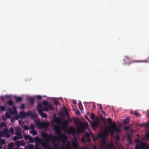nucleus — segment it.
I'll return each mask as SVG.
<instances>
[{"label": "nucleus", "mask_w": 149, "mask_h": 149, "mask_svg": "<svg viewBox=\"0 0 149 149\" xmlns=\"http://www.w3.org/2000/svg\"><path fill=\"white\" fill-rule=\"evenodd\" d=\"M54 130L57 133L58 137L56 136L52 135V134H48L45 132H43L41 134L42 137L45 138V139H40L38 136H36L35 138V140L37 142L38 140V142L41 144V146L45 149H53L49 144V141L50 139L55 141L58 140L62 141V140H64L66 138L65 135L62 133L60 130L59 129V127L57 126L54 125Z\"/></svg>", "instance_id": "f257e3e1"}, {"label": "nucleus", "mask_w": 149, "mask_h": 149, "mask_svg": "<svg viewBox=\"0 0 149 149\" xmlns=\"http://www.w3.org/2000/svg\"><path fill=\"white\" fill-rule=\"evenodd\" d=\"M42 104L45 106L43 108L41 104L39 103L37 107V110L39 114H40L42 118H46L47 117V114L44 113L43 111H48L49 110L52 111L53 108L52 104L49 103L48 102L45 100L42 102Z\"/></svg>", "instance_id": "f03ea898"}, {"label": "nucleus", "mask_w": 149, "mask_h": 149, "mask_svg": "<svg viewBox=\"0 0 149 149\" xmlns=\"http://www.w3.org/2000/svg\"><path fill=\"white\" fill-rule=\"evenodd\" d=\"M34 123L40 129L43 128H47L49 126V122L47 123L43 122L41 123L40 120L38 119L35 120Z\"/></svg>", "instance_id": "7ed1b4c3"}, {"label": "nucleus", "mask_w": 149, "mask_h": 149, "mask_svg": "<svg viewBox=\"0 0 149 149\" xmlns=\"http://www.w3.org/2000/svg\"><path fill=\"white\" fill-rule=\"evenodd\" d=\"M109 129L111 134H113L115 132H120V128L117 127L115 122L113 123L112 125H110V127L109 128Z\"/></svg>", "instance_id": "20e7f679"}, {"label": "nucleus", "mask_w": 149, "mask_h": 149, "mask_svg": "<svg viewBox=\"0 0 149 149\" xmlns=\"http://www.w3.org/2000/svg\"><path fill=\"white\" fill-rule=\"evenodd\" d=\"M109 132H110L109 130H105L103 132L98 134L96 136V138L97 139L98 138H102L103 139H105Z\"/></svg>", "instance_id": "39448f33"}, {"label": "nucleus", "mask_w": 149, "mask_h": 149, "mask_svg": "<svg viewBox=\"0 0 149 149\" xmlns=\"http://www.w3.org/2000/svg\"><path fill=\"white\" fill-rule=\"evenodd\" d=\"M21 131V129L19 127H17L15 132V134L18 136L20 139H23V136Z\"/></svg>", "instance_id": "423d86ee"}, {"label": "nucleus", "mask_w": 149, "mask_h": 149, "mask_svg": "<svg viewBox=\"0 0 149 149\" xmlns=\"http://www.w3.org/2000/svg\"><path fill=\"white\" fill-rule=\"evenodd\" d=\"M26 114L27 116H29L31 117V119L35 118L37 116V115L36 114H33V112L30 111H29L27 113H26Z\"/></svg>", "instance_id": "0eeeda50"}, {"label": "nucleus", "mask_w": 149, "mask_h": 149, "mask_svg": "<svg viewBox=\"0 0 149 149\" xmlns=\"http://www.w3.org/2000/svg\"><path fill=\"white\" fill-rule=\"evenodd\" d=\"M68 122L67 120H65L64 122L62 125V130L64 131H65L66 129V128L68 125Z\"/></svg>", "instance_id": "6e6552de"}, {"label": "nucleus", "mask_w": 149, "mask_h": 149, "mask_svg": "<svg viewBox=\"0 0 149 149\" xmlns=\"http://www.w3.org/2000/svg\"><path fill=\"white\" fill-rule=\"evenodd\" d=\"M68 133L69 134H73L75 133V130L72 127H69L68 130Z\"/></svg>", "instance_id": "1a4fd4ad"}, {"label": "nucleus", "mask_w": 149, "mask_h": 149, "mask_svg": "<svg viewBox=\"0 0 149 149\" xmlns=\"http://www.w3.org/2000/svg\"><path fill=\"white\" fill-rule=\"evenodd\" d=\"M14 111H13L10 108H9L8 109L9 111L10 112V113L11 114V115H14V114H16L17 113V111L16 110V108L14 107Z\"/></svg>", "instance_id": "9d476101"}, {"label": "nucleus", "mask_w": 149, "mask_h": 149, "mask_svg": "<svg viewBox=\"0 0 149 149\" xmlns=\"http://www.w3.org/2000/svg\"><path fill=\"white\" fill-rule=\"evenodd\" d=\"M140 145L141 146V148H144L145 146V144L143 142H141ZM141 148L138 145H137L136 146L135 149H140Z\"/></svg>", "instance_id": "9b49d317"}, {"label": "nucleus", "mask_w": 149, "mask_h": 149, "mask_svg": "<svg viewBox=\"0 0 149 149\" xmlns=\"http://www.w3.org/2000/svg\"><path fill=\"white\" fill-rule=\"evenodd\" d=\"M3 132L5 134H6V136L7 138H8L10 136V135L9 133L8 130L7 128H6L3 130Z\"/></svg>", "instance_id": "f8f14e48"}, {"label": "nucleus", "mask_w": 149, "mask_h": 149, "mask_svg": "<svg viewBox=\"0 0 149 149\" xmlns=\"http://www.w3.org/2000/svg\"><path fill=\"white\" fill-rule=\"evenodd\" d=\"M72 146L74 149H78V143H74L72 142Z\"/></svg>", "instance_id": "ddd939ff"}, {"label": "nucleus", "mask_w": 149, "mask_h": 149, "mask_svg": "<svg viewBox=\"0 0 149 149\" xmlns=\"http://www.w3.org/2000/svg\"><path fill=\"white\" fill-rule=\"evenodd\" d=\"M26 114V113L23 111L20 112L19 113L20 116L23 118H24L27 116Z\"/></svg>", "instance_id": "4468645a"}, {"label": "nucleus", "mask_w": 149, "mask_h": 149, "mask_svg": "<svg viewBox=\"0 0 149 149\" xmlns=\"http://www.w3.org/2000/svg\"><path fill=\"white\" fill-rule=\"evenodd\" d=\"M17 142L18 144H19V145L17 146V147H19L21 145L23 146H24L25 144V143L23 140H22L21 141H17Z\"/></svg>", "instance_id": "2eb2a0df"}, {"label": "nucleus", "mask_w": 149, "mask_h": 149, "mask_svg": "<svg viewBox=\"0 0 149 149\" xmlns=\"http://www.w3.org/2000/svg\"><path fill=\"white\" fill-rule=\"evenodd\" d=\"M34 146L33 144H30L29 146H25V149H33Z\"/></svg>", "instance_id": "dca6fc26"}, {"label": "nucleus", "mask_w": 149, "mask_h": 149, "mask_svg": "<svg viewBox=\"0 0 149 149\" xmlns=\"http://www.w3.org/2000/svg\"><path fill=\"white\" fill-rule=\"evenodd\" d=\"M100 143L101 145L102 146L106 145V143L105 142V139H103L100 141Z\"/></svg>", "instance_id": "f3484780"}, {"label": "nucleus", "mask_w": 149, "mask_h": 149, "mask_svg": "<svg viewBox=\"0 0 149 149\" xmlns=\"http://www.w3.org/2000/svg\"><path fill=\"white\" fill-rule=\"evenodd\" d=\"M113 147V144L111 143L107 145V149H111Z\"/></svg>", "instance_id": "a211bd4d"}, {"label": "nucleus", "mask_w": 149, "mask_h": 149, "mask_svg": "<svg viewBox=\"0 0 149 149\" xmlns=\"http://www.w3.org/2000/svg\"><path fill=\"white\" fill-rule=\"evenodd\" d=\"M86 127V125L84 124H81L80 125V130L82 131H84V130Z\"/></svg>", "instance_id": "6ab92c4d"}, {"label": "nucleus", "mask_w": 149, "mask_h": 149, "mask_svg": "<svg viewBox=\"0 0 149 149\" xmlns=\"http://www.w3.org/2000/svg\"><path fill=\"white\" fill-rule=\"evenodd\" d=\"M130 120L129 118H126L124 120L123 123L124 124H127L129 123Z\"/></svg>", "instance_id": "aec40b11"}, {"label": "nucleus", "mask_w": 149, "mask_h": 149, "mask_svg": "<svg viewBox=\"0 0 149 149\" xmlns=\"http://www.w3.org/2000/svg\"><path fill=\"white\" fill-rule=\"evenodd\" d=\"M146 61H135L133 60L132 61L131 63H139V62H146Z\"/></svg>", "instance_id": "412c9836"}, {"label": "nucleus", "mask_w": 149, "mask_h": 149, "mask_svg": "<svg viewBox=\"0 0 149 149\" xmlns=\"http://www.w3.org/2000/svg\"><path fill=\"white\" fill-rule=\"evenodd\" d=\"M13 143H9L8 145V149H13Z\"/></svg>", "instance_id": "4be33fe9"}, {"label": "nucleus", "mask_w": 149, "mask_h": 149, "mask_svg": "<svg viewBox=\"0 0 149 149\" xmlns=\"http://www.w3.org/2000/svg\"><path fill=\"white\" fill-rule=\"evenodd\" d=\"M35 102V101L33 99L31 98L29 100V103L31 104H33Z\"/></svg>", "instance_id": "5701e85b"}, {"label": "nucleus", "mask_w": 149, "mask_h": 149, "mask_svg": "<svg viewBox=\"0 0 149 149\" xmlns=\"http://www.w3.org/2000/svg\"><path fill=\"white\" fill-rule=\"evenodd\" d=\"M31 133L33 135H36L37 134L36 131L34 130H32L31 132Z\"/></svg>", "instance_id": "b1692460"}, {"label": "nucleus", "mask_w": 149, "mask_h": 149, "mask_svg": "<svg viewBox=\"0 0 149 149\" xmlns=\"http://www.w3.org/2000/svg\"><path fill=\"white\" fill-rule=\"evenodd\" d=\"M0 125H1V127H5L6 126V124L5 122H2L0 123Z\"/></svg>", "instance_id": "393cba45"}, {"label": "nucleus", "mask_w": 149, "mask_h": 149, "mask_svg": "<svg viewBox=\"0 0 149 149\" xmlns=\"http://www.w3.org/2000/svg\"><path fill=\"white\" fill-rule=\"evenodd\" d=\"M22 99V97H17L16 98V101L17 102H19L21 101Z\"/></svg>", "instance_id": "a878e982"}, {"label": "nucleus", "mask_w": 149, "mask_h": 149, "mask_svg": "<svg viewBox=\"0 0 149 149\" xmlns=\"http://www.w3.org/2000/svg\"><path fill=\"white\" fill-rule=\"evenodd\" d=\"M72 143L73 142H74V143H78V141L76 137H73V140H72Z\"/></svg>", "instance_id": "bb28decb"}, {"label": "nucleus", "mask_w": 149, "mask_h": 149, "mask_svg": "<svg viewBox=\"0 0 149 149\" xmlns=\"http://www.w3.org/2000/svg\"><path fill=\"white\" fill-rule=\"evenodd\" d=\"M9 132L12 134H14V130L13 128L11 127L10 128Z\"/></svg>", "instance_id": "cd10ccee"}, {"label": "nucleus", "mask_w": 149, "mask_h": 149, "mask_svg": "<svg viewBox=\"0 0 149 149\" xmlns=\"http://www.w3.org/2000/svg\"><path fill=\"white\" fill-rule=\"evenodd\" d=\"M7 103L10 106H13V102L11 100H8V101Z\"/></svg>", "instance_id": "c85d7f7f"}, {"label": "nucleus", "mask_w": 149, "mask_h": 149, "mask_svg": "<svg viewBox=\"0 0 149 149\" xmlns=\"http://www.w3.org/2000/svg\"><path fill=\"white\" fill-rule=\"evenodd\" d=\"M60 120L57 117L54 118H53V121L54 123H57Z\"/></svg>", "instance_id": "c756f323"}, {"label": "nucleus", "mask_w": 149, "mask_h": 149, "mask_svg": "<svg viewBox=\"0 0 149 149\" xmlns=\"http://www.w3.org/2000/svg\"><path fill=\"white\" fill-rule=\"evenodd\" d=\"M29 141L30 143H33L34 142V140L33 139L31 136H30V138L29 139Z\"/></svg>", "instance_id": "7c9ffc66"}, {"label": "nucleus", "mask_w": 149, "mask_h": 149, "mask_svg": "<svg viewBox=\"0 0 149 149\" xmlns=\"http://www.w3.org/2000/svg\"><path fill=\"white\" fill-rule=\"evenodd\" d=\"M127 140L128 141H131L132 137L130 134H128L127 135Z\"/></svg>", "instance_id": "2f4dec72"}, {"label": "nucleus", "mask_w": 149, "mask_h": 149, "mask_svg": "<svg viewBox=\"0 0 149 149\" xmlns=\"http://www.w3.org/2000/svg\"><path fill=\"white\" fill-rule=\"evenodd\" d=\"M107 122L110 124H111L112 123V120L110 118H108L107 119Z\"/></svg>", "instance_id": "473e14b6"}, {"label": "nucleus", "mask_w": 149, "mask_h": 149, "mask_svg": "<svg viewBox=\"0 0 149 149\" xmlns=\"http://www.w3.org/2000/svg\"><path fill=\"white\" fill-rule=\"evenodd\" d=\"M92 125L93 127H97L98 126L97 123L95 122H93L92 124Z\"/></svg>", "instance_id": "72a5a7b5"}, {"label": "nucleus", "mask_w": 149, "mask_h": 149, "mask_svg": "<svg viewBox=\"0 0 149 149\" xmlns=\"http://www.w3.org/2000/svg\"><path fill=\"white\" fill-rule=\"evenodd\" d=\"M30 136L29 135H25L24 136V139L26 140H27V139H29V138H30Z\"/></svg>", "instance_id": "f704fd0d"}, {"label": "nucleus", "mask_w": 149, "mask_h": 149, "mask_svg": "<svg viewBox=\"0 0 149 149\" xmlns=\"http://www.w3.org/2000/svg\"><path fill=\"white\" fill-rule=\"evenodd\" d=\"M23 127L24 130H28L29 129V127L27 125H26L23 126Z\"/></svg>", "instance_id": "c9c22d12"}, {"label": "nucleus", "mask_w": 149, "mask_h": 149, "mask_svg": "<svg viewBox=\"0 0 149 149\" xmlns=\"http://www.w3.org/2000/svg\"><path fill=\"white\" fill-rule=\"evenodd\" d=\"M6 110L5 107L3 106H1L0 107V110L5 111Z\"/></svg>", "instance_id": "e433bc0d"}, {"label": "nucleus", "mask_w": 149, "mask_h": 149, "mask_svg": "<svg viewBox=\"0 0 149 149\" xmlns=\"http://www.w3.org/2000/svg\"><path fill=\"white\" fill-rule=\"evenodd\" d=\"M95 114L93 113H92L91 114V118L92 119H94L95 118Z\"/></svg>", "instance_id": "4c0bfd02"}, {"label": "nucleus", "mask_w": 149, "mask_h": 149, "mask_svg": "<svg viewBox=\"0 0 149 149\" xmlns=\"http://www.w3.org/2000/svg\"><path fill=\"white\" fill-rule=\"evenodd\" d=\"M6 117H7L8 118H10V114L9 113H7V112H6Z\"/></svg>", "instance_id": "58836bf2"}, {"label": "nucleus", "mask_w": 149, "mask_h": 149, "mask_svg": "<svg viewBox=\"0 0 149 149\" xmlns=\"http://www.w3.org/2000/svg\"><path fill=\"white\" fill-rule=\"evenodd\" d=\"M19 124L21 126H23V125H24V123L23 121L22 120H20L19 121Z\"/></svg>", "instance_id": "ea45409f"}, {"label": "nucleus", "mask_w": 149, "mask_h": 149, "mask_svg": "<svg viewBox=\"0 0 149 149\" xmlns=\"http://www.w3.org/2000/svg\"><path fill=\"white\" fill-rule=\"evenodd\" d=\"M85 136L86 138H88L90 136V135L88 132H87L85 134Z\"/></svg>", "instance_id": "a19ab883"}, {"label": "nucleus", "mask_w": 149, "mask_h": 149, "mask_svg": "<svg viewBox=\"0 0 149 149\" xmlns=\"http://www.w3.org/2000/svg\"><path fill=\"white\" fill-rule=\"evenodd\" d=\"M37 143H40L38 142V140H37V142H36V146H35V149H40V148L37 145Z\"/></svg>", "instance_id": "79ce46f5"}, {"label": "nucleus", "mask_w": 149, "mask_h": 149, "mask_svg": "<svg viewBox=\"0 0 149 149\" xmlns=\"http://www.w3.org/2000/svg\"><path fill=\"white\" fill-rule=\"evenodd\" d=\"M145 127L148 128L149 127V120L146 124H144Z\"/></svg>", "instance_id": "37998d69"}, {"label": "nucleus", "mask_w": 149, "mask_h": 149, "mask_svg": "<svg viewBox=\"0 0 149 149\" xmlns=\"http://www.w3.org/2000/svg\"><path fill=\"white\" fill-rule=\"evenodd\" d=\"M19 138L17 136H15L13 137V140L14 141H16L19 139Z\"/></svg>", "instance_id": "c03bdc74"}, {"label": "nucleus", "mask_w": 149, "mask_h": 149, "mask_svg": "<svg viewBox=\"0 0 149 149\" xmlns=\"http://www.w3.org/2000/svg\"><path fill=\"white\" fill-rule=\"evenodd\" d=\"M20 109H24L25 108V105L24 104H21L20 107Z\"/></svg>", "instance_id": "a18cd8bd"}, {"label": "nucleus", "mask_w": 149, "mask_h": 149, "mask_svg": "<svg viewBox=\"0 0 149 149\" xmlns=\"http://www.w3.org/2000/svg\"><path fill=\"white\" fill-rule=\"evenodd\" d=\"M30 128L31 129L34 130L35 128V126L33 124H31L30 125Z\"/></svg>", "instance_id": "49530a36"}, {"label": "nucleus", "mask_w": 149, "mask_h": 149, "mask_svg": "<svg viewBox=\"0 0 149 149\" xmlns=\"http://www.w3.org/2000/svg\"><path fill=\"white\" fill-rule=\"evenodd\" d=\"M115 138L116 140L118 141L120 140V137L118 134H116L115 136Z\"/></svg>", "instance_id": "de8ad7c7"}, {"label": "nucleus", "mask_w": 149, "mask_h": 149, "mask_svg": "<svg viewBox=\"0 0 149 149\" xmlns=\"http://www.w3.org/2000/svg\"><path fill=\"white\" fill-rule=\"evenodd\" d=\"M134 114L136 117H138L139 115V113H138L136 111H134Z\"/></svg>", "instance_id": "09e8293b"}, {"label": "nucleus", "mask_w": 149, "mask_h": 149, "mask_svg": "<svg viewBox=\"0 0 149 149\" xmlns=\"http://www.w3.org/2000/svg\"><path fill=\"white\" fill-rule=\"evenodd\" d=\"M58 148V144H55L54 145V146H53V148H56V149H57V148Z\"/></svg>", "instance_id": "8fccbe9b"}, {"label": "nucleus", "mask_w": 149, "mask_h": 149, "mask_svg": "<svg viewBox=\"0 0 149 149\" xmlns=\"http://www.w3.org/2000/svg\"><path fill=\"white\" fill-rule=\"evenodd\" d=\"M4 132H2L1 131H0V134L1 136H4Z\"/></svg>", "instance_id": "3c124183"}, {"label": "nucleus", "mask_w": 149, "mask_h": 149, "mask_svg": "<svg viewBox=\"0 0 149 149\" xmlns=\"http://www.w3.org/2000/svg\"><path fill=\"white\" fill-rule=\"evenodd\" d=\"M129 129V127L128 126H126L124 128V129L125 131H127Z\"/></svg>", "instance_id": "603ef678"}, {"label": "nucleus", "mask_w": 149, "mask_h": 149, "mask_svg": "<svg viewBox=\"0 0 149 149\" xmlns=\"http://www.w3.org/2000/svg\"><path fill=\"white\" fill-rule=\"evenodd\" d=\"M59 104L58 102L57 101H55L54 102V104L56 106H57Z\"/></svg>", "instance_id": "864d4df0"}, {"label": "nucleus", "mask_w": 149, "mask_h": 149, "mask_svg": "<svg viewBox=\"0 0 149 149\" xmlns=\"http://www.w3.org/2000/svg\"><path fill=\"white\" fill-rule=\"evenodd\" d=\"M19 117V116L18 115H16L15 117L14 118H15V119L17 120L18 119Z\"/></svg>", "instance_id": "5fc2aeb1"}, {"label": "nucleus", "mask_w": 149, "mask_h": 149, "mask_svg": "<svg viewBox=\"0 0 149 149\" xmlns=\"http://www.w3.org/2000/svg\"><path fill=\"white\" fill-rule=\"evenodd\" d=\"M135 142L136 143H139L140 141L139 139H136L135 140Z\"/></svg>", "instance_id": "6e6d98bb"}, {"label": "nucleus", "mask_w": 149, "mask_h": 149, "mask_svg": "<svg viewBox=\"0 0 149 149\" xmlns=\"http://www.w3.org/2000/svg\"><path fill=\"white\" fill-rule=\"evenodd\" d=\"M37 97L38 100H40L42 98V97L40 95H37Z\"/></svg>", "instance_id": "4d7b16f0"}, {"label": "nucleus", "mask_w": 149, "mask_h": 149, "mask_svg": "<svg viewBox=\"0 0 149 149\" xmlns=\"http://www.w3.org/2000/svg\"><path fill=\"white\" fill-rule=\"evenodd\" d=\"M15 120V118H11V121L12 123Z\"/></svg>", "instance_id": "13d9d810"}, {"label": "nucleus", "mask_w": 149, "mask_h": 149, "mask_svg": "<svg viewBox=\"0 0 149 149\" xmlns=\"http://www.w3.org/2000/svg\"><path fill=\"white\" fill-rule=\"evenodd\" d=\"M76 113L78 115H79L80 114V113L79 111L77 110L76 111Z\"/></svg>", "instance_id": "bf43d9fd"}, {"label": "nucleus", "mask_w": 149, "mask_h": 149, "mask_svg": "<svg viewBox=\"0 0 149 149\" xmlns=\"http://www.w3.org/2000/svg\"><path fill=\"white\" fill-rule=\"evenodd\" d=\"M82 106L81 104V103H79V107L80 110H81V106Z\"/></svg>", "instance_id": "052dcab7"}, {"label": "nucleus", "mask_w": 149, "mask_h": 149, "mask_svg": "<svg viewBox=\"0 0 149 149\" xmlns=\"http://www.w3.org/2000/svg\"><path fill=\"white\" fill-rule=\"evenodd\" d=\"M146 137L147 138H149V132L146 134Z\"/></svg>", "instance_id": "680f3d73"}, {"label": "nucleus", "mask_w": 149, "mask_h": 149, "mask_svg": "<svg viewBox=\"0 0 149 149\" xmlns=\"http://www.w3.org/2000/svg\"><path fill=\"white\" fill-rule=\"evenodd\" d=\"M5 97L7 98H10V95H6L5 96Z\"/></svg>", "instance_id": "e2e57ef3"}, {"label": "nucleus", "mask_w": 149, "mask_h": 149, "mask_svg": "<svg viewBox=\"0 0 149 149\" xmlns=\"http://www.w3.org/2000/svg\"><path fill=\"white\" fill-rule=\"evenodd\" d=\"M99 107H100V110H102V106L101 105V104H99Z\"/></svg>", "instance_id": "0e129e2a"}, {"label": "nucleus", "mask_w": 149, "mask_h": 149, "mask_svg": "<svg viewBox=\"0 0 149 149\" xmlns=\"http://www.w3.org/2000/svg\"><path fill=\"white\" fill-rule=\"evenodd\" d=\"M101 111L102 113H103L104 115H105V112L102 109L101 110Z\"/></svg>", "instance_id": "69168bd1"}, {"label": "nucleus", "mask_w": 149, "mask_h": 149, "mask_svg": "<svg viewBox=\"0 0 149 149\" xmlns=\"http://www.w3.org/2000/svg\"><path fill=\"white\" fill-rule=\"evenodd\" d=\"M86 118L87 119V120L89 122H90V119L88 118V117L87 116H85Z\"/></svg>", "instance_id": "338daca9"}, {"label": "nucleus", "mask_w": 149, "mask_h": 149, "mask_svg": "<svg viewBox=\"0 0 149 149\" xmlns=\"http://www.w3.org/2000/svg\"><path fill=\"white\" fill-rule=\"evenodd\" d=\"M87 141L88 142H89L90 141V139H89V138H87Z\"/></svg>", "instance_id": "774afa93"}]
</instances>
